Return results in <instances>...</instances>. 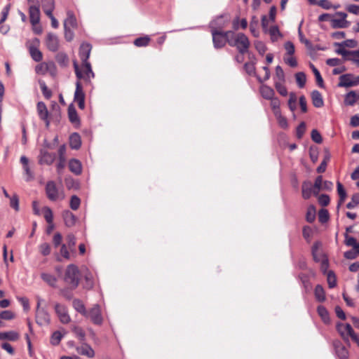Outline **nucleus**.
<instances>
[{
	"mask_svg": "<svg viewBox=\"0 0 359 359\" xmlns=\"http://www.w3.org/2000/svg\"><path fill=\"white\" fill-rule=\"evenodd\" d=\"M359 99V94L356 93L355 91H350L345 97L344 102L346 105L352 106Z\"/></svg>",
	"mask_w": 359,
	"mask_h": 359,
	"instance_id": "obj_27",
	"label": "nucleus"
},
{
	"mask_svg": "<svg viewBox=\"0 0 359 359\" xmlns=\"http://www.w3.org/2000/svg\"><path fill=\"white\" fill-rule=\"evenodd\" d=\"M85 280L86 283L84 287L87 289H90L93 287V276L90 273H87L85 275Z\"/></svg>",
	"mask_w": 359,
	"mask_h": 359,
	"instance_id": "obj_61",
	"label": "nucleus"
},
{
	"mask_svg": "<svg viewBox=\"0 0 359 359\" xmlns=\"http://www.w3.org/2000/svg\"><path fill=\"white\" fill-rule=\"evenodd\" d=\"M68 116H69V121L72 123L76 124L79 122V118L77 112L72 105H70L68 108Z\"/></svg>",
	"mask_w": 359,
	"mask_h": 359,
	"instance_id": "obj_33",
	"label": "nucleus"
},
{
	"mask_svg": "<svg viewBox=\"0 0 359 359\" xmlns=\"http://www.w3.org/2000/svg\"><path fill=\"white\" fill-rule=\"evenodd\" d=\"M334 348L337 355L341 359H346L348 356V351L345 346L340 342L334 343Z\"/></svg>",
	"mask_w": 359,
	"mask_h": 359,
	"instance_id": "obj_22",
	"label": "nucleus"
},
{
	"mask_svg": "<svg viewBox=\"0 0 359 359\" xmlns=\"http://www.w3.org/2000/svg\"><path fill=\"white\" fill-rule=\"evenodd\" d=\"M73 306L79 313L83 316H87V311L86 310L83 303L79 299H74L73 302Z\"/></svg>",
	"mask_w": 359,
	"mask_h": 359,
	"instance_id": "obj_34",
	"label": "nucleus"
},
{
	"mask_svg": "<svg viewBox=\"0 0 359 359\" xmlns=\"http://www.w3.org/2000/svg\"><path fill=\"white\" fill-rule=\"evenodd\" d=\"M260 93L262 96L266 100L272 99L275 95L274 90L266 85H262L260 87Z\"/></svg>",
	"mask_w": 359,
	"mask_h": 359,
	"instance_id": "obj_26",
	"label": "nucleus"
},
{
	"mask_svg": "<svg viewBox=\"0 0 359 359\" xmlns=\"http://www.w3.org/2000/svg\"><path fill=\"white\" fill-rule=\"evenodd\" d=\"M86 316L89 317L95 324L100 325L102 323L100 308L97 304L94 305Z\"/></svg>",
	"mask_w": 359,
	"mask_h": 359,
	"instance_id": "obj_10",
	"label": "nucleus"
},
{
	"mask_svg": "<svg viewBox=\"0 0 359 359\" xmlns=\"http://www.w3.org/2000/svg\"><path fill=\"white\" fill-rule=\"evenodd\" d=\"M285 81H275V87L277 91L283 96L287 95V90L285 86L283 85Z\"/></svg>",
	"mask_w": 359,
	"mask_h": 359,
	"instance_id": "obj_42",
	"label": "nucleus"
},
{
	"mask_svg": "<svg viewBox=\"0 0 359 359\" xmlns=\"http://www.w3.org/2000/svg\"><path fill=\"white\" fill-rule=\"evenodd\" d=\"M64 280L72 289L77 287L80 282V271L76 265L72 264L67 266Z\"/></svg>",
	"mask_w": 359,
	"mask_h": 359,
	"instance_id": "obj_3",
	"label": "nucleus"
},
{
	"mask_svg": "<svg viewBox=\"0 0 359 359\" xmlns=\"http://www.w3.org/2000/svg\"><path fill=\"white\" fill-rule=\"evenodd\" d=\"M67 245H68V247L69 248V250L72 251V252H74L75 250H74V246L76 245V238L75 236L70 233V234H68L67 236Z\"/></svg>",
	"mask_w": 359,
	"mask_h": 359,
	"instance_id": "obj_51",
	"label": "nucleus"
},
{
	"mask_svg": "<svg viewBox=\"0 0 359 359\" xmlns=\"http://www.w3.org/2000/svg\"><path fill=\"white\" fill-rule=\"evenodd\" d=\"M310 67L315 75L317 84L319 86V87L323 88V79L320 74V72L316 68V67L313 64H310Z\"/></svg>",
	"mask_w": 359,
	"mask_h": 359,
	"instance_id": "obj_36",
	"label": "nucleus"
},
{
	"mask_svg": "<svg viewBox=\"0 0 359 359\" xmlns=\"http://www.w3.org/2000/svg\"><path fill=\"white\" fill-rule=\"evenodd\" d=\"M318 219L321 223H325L329 219V213L327 210L322 209L319 211Z\"/></svg>",
	"mask_w": 359,
	"mask_h": 359,
	"instance_id": "obj_53",
	"label": "nucleus"
},
{
	"mask_svg": "<svg viewBox=\"0 0 359 359\" xmlns=\"http://www.w3.org/2000/svg\"><path fill=\"white\" fill-rule=\"evenodd\" d=\"M55 159V154L50 153L45 150H41L39 156V163L40 164H52Z\"/></svg>",
	"mask_w": 359,
	"mask_h": 359,
	"instance_id": "obj_15",
	"label": "nucleus"
},
{
	"mask_svg": "<svg viewBox=\"0 0 359 359\" xmlns=\"http://www.w3.org/2000/svg\"><path fill=\"white\" fill-rule=\"evenodd\" d=\"M311 100L313 106L317 108H320L324 105L323 97L318 90H313L311 93Z\"/></svg>",
	"mask_w": 359,
	"mask_h": 359,
	"instance_id": "obj_20",
	"label": "nucleus"
},
{
	"mask_svg": "<svg viewBox=\"0 0 359 359\" xmlns=\"http://www.w3.org/2000/svg\"><path fill=\"white\" fill-rule=\"evenodd\" d=\"M40 41L35 38L28 43V49L32 58L35 62H40L43 58L42 53L39 50Z\"/></svg>",
	"mask_w": 359,
	"mask_h": 359,
	"instance_id": "obj_5",
	"label": "nucleus"
},
{
	"mask_svg": "<svg viewBox=\"0 0 359 359\" xmlns=\"http://www.w3.org/2000/svg\"><path fill=\"white\" fill-rule=\"evenodd\" d=\"M330 159V156L329 154H326L324 157L323 161L321 162L320 165L317 168V172L319 173L324 172L326 170L327 162Z\"/></svg>",
	"mask_w": 359,
	"mask_h": 359,
	"instance_id": "obj_48",
	"label": "nucleus"
},
{
	"mask_svg": "<svg viewBox=\"0 0 359 359\" xmlns=\"http://www.w3.org/2000/svg\"><path fill=\"white\" fill-rule=\"evenodd\" d=\"M81 76L77 77L78 81L83 79L86 82H90L92 78H94L95 74L92 70L90 63H82V66L81 67Z\"/></svg>",
	"mask_w": 359,
	"mask_h": 359,
	"instance_id": "obj_9",
	"label": "nucleus"
},
{
	"mask_svg": "<svg viewBox=\"0 0 359 359\" xmlns=\"http://www.w3.org/2000/svg\"><path fill=\"white\" fill-rule=\"evenodd\" d=\"M346 9L348 12L355 14L359 15V6L355 4H349L346 6Z\"/></svg>",
	"mask_w": 359,
	"mask_h": 359,
	"instance_id": "obj_64",
	"label": "nucleus"
},
{
	"mask_svg": "<svg viewBox=\"0 0 359 359\" xmlns=\"http://www.w3.org/2000/svg\"><path fill=\"white\" fill-rule=\"evenodd\" d=\"M55 311L62 323L67 324L70 322L71 318L65 305L56 304Z\"/></svg>",
	"mask_w": 359,
	"mask_h": 359,
	"instance_id": "obj_7",
	"label": "nucleus"
},
{
	"mask_svg": "<svg viewBox=\"0 0 359 359\" xmlns=\"http://www.w3.org/2000/svg\"><path fill=\"white\" fill-rule=\"evenodd\" d=\"M327 280L328 285L330 288L334 287L337 284L336 277L333 271H330L327 274Z\"/></svg>",
	"mask_w": 359,
	"mask_h": 359,
	"instance_id": "obj_45",
	"label": "nucleus"
},
{
	"mask_svg": "<svg viewBox=\"0 0 359 359\" xmlns=\"http://www.w3.org/2000/svg\"><path fill=\"white\" fill-rule=\"evenodd\" d=\"M29 20L32 25H37L40 21L39 6H29Z\"/></svg>",
	"mask_w": 359,
	"mask_h": 359,
	"instance_id": "obj_16",
	"label": "nucleus"
},
{
	"mask_svg": "<svg viewBox=\"0 0 359 359\" xmlns=\"http://www.w3.org/2000/svg\"><path fill=\"white\" fill-rule=\"evenodd\" d=\"M244 68L249 75H252L255 74V67L253 62L245 63L244 65Z\"/></svg>",
	"mask_w": 359,
	"mask_h": 359,
	"instance_id": "obj_63",
	"label": "nucleus"
},
{
	"mask_svg": "<svg viewBox=\"0 0 359 359\" xmlns=\"http://www.w3.org/2000/svg\"><path fill=\"white\" fill-rule=\"evenodd\" d=\"M39 86H40V88H41V90L43 94V95L46 97V98H49L50 96H51V93L50 91L48 89V87L46 85L45 82L44 81H39Z\"/></svg>",
	"mask_w": 359,
	"mask_h": 359,
	"instance_id": "obj_62",
	"label": "nucleus"
},
{
	"mask_svg": "<svg viewBox=\"0 0 359 359\" xmlns=\"http://www.w3.org/2000/svg\"><path fill=\"white\" fill-rule=\"evenodd\" d=\"M78 353L88 358H93L95 352L90 345L86 343H83L81 346H77L76 348Z\"/></svg>",
	"mask_w": 359,
	"mask_h": 359,
	"instance_id": "obj_17",
	"label": "nucleus"
},
{
	"mask_svg": "<svg viewBox=\"0 0 359 359\" xmlns=\"http://www.w3.org/2000/svg\"><path fill=\"white\" fill-rule=\"evenodd\" d=\"M19 339V334L15 331L0 332V339H8L10 341H16Z\"/></svg>",
	"mask_w": 359,
	"mask_h": 359,
	"instance_id": "obj_32",
	"label": "nucleus"
},
{
	"mask_svg": "<svg viewBox=\"0 0 359 359\" xmlns=\"http://www.w3.org/2000/svg\"><path fill=\"white\" fill-rule=\"evenodd\" d=\"M284 48L285 49V55H294L295 52V48L293 43L291 41H287L284 44Z\"/></svg>",
	"mask_w": 359,
	"mask_h": 359,
	"instance_id": "obj_55",
	"label": "nucleus"
},
{
	"mask_svg": "<svg viewBox=\"0 0 359 359\" xmlns=\"http://www.w3.org/2000/svg\"><path fill=\"white\" fill-rule=\"evenodd\" d=\"M223 15L219 16L217 18L215 21L212 22L210 24L211 27V34L212 36V42L214 47L215 48H221L224 47L226 44V43H228V40L230 38V35L227 34L226 33L229 32V31L226 32H222L217 30L215 25H219L221 27H223L224 26V24L226 22H229V19L226 20L225 22L221 23L219 21L222 19Z\"/></svg>",
	"mask_w": 359,
	"mask_h": 359,
	"instance_id": "obj_1",
	"label": "nucleus"
},
{
	"mask_svg": "<svg viewBox=\"0 0 359 359\" xmlns=\"http://www.w3.org/2000/svg\"><path fill=\"white\" fill-rule=\"evenodd\" d=\"M48 62H41L36 66L35 71L38 74H45L48 73Z\"/></svg>",
	"mask_w": 359,
	"mask_h": 359,
	"instance_id": "obj_44",
	"label": "nucleus"
},
{
	"mask_svg": "<svg viewBox=\"0 0 359 359\" xmlns=\"http://www.w3.org/2000/svg\"><path fill=\"white\" fill-rule=\"evenodd\" d=\"M62 335L59 331L53 332L51 337V343L53 345H57L62 339Z\"/></svg>",
	"mask_w": 359,
	"mask_h": 359,
	"instance_id": "obj_58",
	"label": "nucleus"
},
{
	"mask_svg": "<svg viewBox=\"0 0 359 359\" xmlns=\"http://www.w3.org/2000/svg\"><path fill=\"white\" fill-rule=\"evenodd\" d=\"M46 46L49 50L55 52L57 50L59 47V41L56 35L49 33L46 36Z\"/></svg>",
	"mask_w": 359,
	"mask_h": 359,
	"instance_id": "obj_13",
	"label": "nucleus"
},
{
	"mask_svg": "<svg viewBox=\"0 0 359 359\" xmlns=\"http://www.w3.org/2000/svg\"><path fill=\"white\" fill-rule=\"evenodd\" d=\"M36 320L40 325H48L50 323V316L44 308L36 309Z\"/></svg>",
	"mask_w": 359,
	"mask_h": 359,
	"instance_id": "obj_11",
	"label": "nucleus"
},
{
	"mask_svg": "<svg viewBox=\"0 0 359 359\" xmlns=\"http://www.w3.org/2000/svg\"><path fill=\"white\" fill-rule=\"evenodd\" d=\"M302 196L304 199L309 198L312 194V183L311 182H304L302 187Z\"/></svg>",
	"mask_w": 359,
	"mask_h": 359,
	"instance_id": "obj_29",
	"label": "nucleus"
},
{
	"mask_svg": "<svg viewBox=\"0 0 359 359\" xmlns=\"http://www.w3.org/2000/svg\"><path fill=\"white\" fill-rule=\"evenodd\" d=\"M80 204L81 200L78 196L74 195L71 197L69 205L73 210H78L80 206Z\"/></svg>",
	"mask_w": 359,
	"mask_h": 359,
	"instance_id": "obj_47",
	"label": "nucleus"
},
{
	"mask_svg": "<svg viewBox=\"0 0 359 359\" xmlns=\"http://www.w3.org/2000/svg\"><path fill=\"white\" fill-rule=\"evenodd\" d=\"M337 192L339 196V200L338 205H337V208L339 209V207L344 202V201L346 198V192L345 189H344V187L341 182H337Z\"/></svg>",
	"mask_w": 359,
	"mask_h": 359,
	"instance_id": "obj_31",
	"label": "nucleus"
},
{
	"mask_svg": "<svg viewBox=\"0 0 359 359\" xmlns=\"http://www.w3.org/2000/svg\"><path fill=\"white\" fill-rule=\"evenodd\" d=\"M333 26L339 28H346L349 25V22L347 20L341 19H334L332 20Z\"/></svg>",
	"mask_w": 359,
	"mask_h": 359,
	"instance_id": "obj_50",
	"label": "nucleus"
},
{
	"mask_svg": "<svg viewBox=\"0 0 359 359\" xmlns=\"http://www.w3.org/2000/svg\"><path fill=\"white\" fill-rule=\"evenodd\" d=\"M226 34L230 35V38L228 40V44L230 46L236 47L238 53L242 55L248 51L250 43L245 34L241 32L235 33L232 31H229Z\"/></svg>",
	"mask_w": 359,
	"mask_h": 359,
	"instance_id": "obj_2",
	"label": "nucleus"
},
{
	"mask_svg": "<svg viewBox=\"0 0 359 359\" xmlns=\"http://www.w3.org/2000/svg\"><path fill=\"white\" fill-rule=\"evenodd\" d=\"M77 25L76 19L72 11H67V18L64 22L65 28H75Z\"/></svg>",
	"mask_w": 359,
	"mask_h": 359,
	"instance_id": "obj_23",
	"label": "nucleus"
},
{
	"mask_svg": "<svg viewBox=\"0 0 359 359\" xmlns=\"http://www.w3.org/2000/svg\"><path fill=\"white\" fill-rule=\"evenodd\" d=\"M81 141L78 133H73L69 137V145L72 149H78L81 147Z\"/></svg>",
	"mask_w": 359,
	"mask_h": 359,
	"instance_id": "obj_30",
	"label": "nucleus"
},
{
	"mask_svg": "<svg viewBox=\"0 0 359 359\" xmlns=\"http://www.w3.org/2000/svg\"><path fill=\"white\" fill-rule=\"evenodd\" d=\"M315 296H316V299L318 302H322L325 301V291H324L323 287L321 285H316V287L315 288Z\"/></svg>",
	"mask_w": 359,
	"mask_h": 359,
	"instance_id": "obj_35",
	"label": "nucleus"
},
{
	"mask_svg": "<svg viewBox=\"0 0 359 359\" xmlns=\"http://www.w3.org/2000/svg\"><path fill=\"white\" fill-rule=\"evenodd\" d=\"M306 220L309 222H313L316 218V210L313 206L309 207L306 216Z\"/></svg>",
	"mask_w": 359,
	"mask_h": 359,
	"instance_id": "obj_49",
	"label": "nucleus"
},
{
	"mask_svg": "<svg viewBox=\"0 0 359 359\" xmlns=\"http://www.w3.org/2000/svg\"><path fill=\"white\" fill-rule=\"evenodd\" d=\"M311 139L313 142H315L316 143H318V144L321 143L323 141L321 135L316 129H314L311 131Z\"/></svg>",
	"mask_w": 359,
	"mask_h": 359,
	"instance_id": "obj_59",
	"label": "nucleus"
},
{
	"mask_svg": "<svg viewBox=\"0 0 359 359\" xmlns=\"http://www.w3.org/2000/svg\"><path fill=\"white\" fill-rule=\"evenodd\" d=\"M69 168L71 172L76 175H79L81 173V163L76 159H72L69 161Z\"/></svg>",
	"mask_w": 359,
	"mask_h": 359,
	"instance_id": "obj_28",
	"label": "nucleus"
},
{
	"mask_svg": "<svg viewBox=\"0 0 359 359\" xmlns=\"http://www.w3.org/2000/svg\"><path fill=\"white\" fill-rule=\"evenodd\" d=\"M41 279L52 287H57V280L56 277L52 274L42 273L41 274Z\"/></svg>",
	"mask_w": 359,
	"mask_h": 359,
	"instance_id": "obj_24",
	"label": "nucleus"
},
{
	"mask_svg": "<svg viewBox=\"0 0 359 359\" xmlns=\"http://www.w3.org/2000/svg\"><path fill=\"white\" fill-rule=\"evenodd\" d=\"M334 45L339 46V48H337L336 50V53L337 54L341 55H342L344 57H346L349 53H351L350 51H348V50H347L346 49L344 48V46L342 45V43H336Z\"/></svg>",
	"mask_w": 359,
	"mask_h": 359,
	"instance_id": "obj_60",
	"label": "nucleus"
},
{
	"mask_svg": "<svg viewBox=\"0 0 359 359\" xmlns=\"http://www.w3.org/2000/svg\"><path fill=\"white\" fill-rule=\"evenodd\" d=\"M255 47L261 55H264L267 50L265 44L260 41H257L255 42Z\"/></svg>",
	"mask_w": 359,
	"mask_h": 359,
	"instance_id": "obj_54",
	"label": "nucleus"
},
{
	"mask_svg": "<svg viewBox=\"0 0 359 359\" xmlns=\"http://www.w3.org/2000/svg\"><path fill=\"white\" fill-rule=\"evenodd\" d=\"M40 252L44 255H48L50 253V246L47 243H43L39 245Z\"/></svg>",
	"mask_w": 359,
	"mask_h": 359,
	"instance_id": "obj_57",
	"label": "nucleus"
},
{
	"mask_svg": "<svg viewBox=\"0 0 359 359\" xmlns=\"http://www.w3.org/2000/svg\"><path fill=\"white\" fill-rule=\"evenodd\" d=\"M337 330L344 338H347L348 337H351L355 333L352 327L349 324H338Z\"/></svg>",
	"mask_w": 359,
	"mask_h": 359,
	"instance_id": "obj_18",
	"label": "nucleus"
},
{
	"mask_svg": "<svg viewBox=\"0 0 359 359\" xmlns=\"http://www.w3.org/2000/svg\"><path fill=\"white\" fill-rule=\"evenodd\" d=\"M44 218L48 224H52L53 220V215L51 209L47 206L43 208Z\"/></svg>",
	"mask_w": 359,
	"mask_h": 359,
	"instance_id": "obj_41",
	"label": "nucleus"
},
{
	"mask_svg": "<svg viewBox=\"0 0 359 359\" xmlns=\"http://www.w3.org/2000/svg\"><path fill=\"white\" fill-rule=\"evenodd\" d=\"M41 6L46 15H50L55 8L54 0H41Z\"/></svg>",
	"mask_w": 359,
	"mask_h": 359,
	"instance_id": "obj_25",
	"label": "nucleus"
},
{
	"mask_svg": "<svg viewBox=\"0 0 359 359\" xmlns=\"http://www.w3.org/2000/svg\"><path fill=\"white\" fill-rule=\"evenodd\" d=\"M271 107L274 115H278L280 113V100L277 97L271 99Z\"/></svg>",
	"mask_w": 359,
	"mask_h": 359,
	"instance_id": "obj_38",
	"label": "nucleus"
},
{
	"mask_svg": "<svg viewBox=\"0 0 359 359\" xmlns=\"http://www.w3.org/2000/svg\"><path fill=\"white\" fill-rule=\"evenodd\" d=\"M92 46L90 43H83L81 45L79 48V57L83 64L90 63L88 60L90 57Z\"/></svg>",
	"mask_w": 359,
	"mask_h": 359,
	"instance_id": "obj_12",
	"label": "nucleus"
},
{
	"mask_svg": "<svg viewBox=\"0 0 359 359\" xmlns=\"http://www.w3.org/2000/svg\"><path fill=\"white\" fill-rule=\"evenodd\" d=\"M272 41H276L281 36V34L277 26H272L269 29Z\"/></svg>",
	"mask_w": 359,
	"mask_h": 359,
	"instance_id": "obj_37",
	"label": "nucleus"
},
{
	"mask_svg": "<svg viewBox=\"0 0 359 359\" xmlns=\"http://www.w3.org/2000/svg\"><path fill=\"white\" fill-rule=\"evenodd\" d=\"M276 78L277 80L276 81H285V73L283 69L280 66H277L276 67Z\"/></svg>",
	"mask_w": 359,
	"mask_h": 359,
	"instance_id": "obj_52",
	"label": "nucleus"
},
{
	"mask_svg": "<svg viewBox=\"0 0 359 359\" xmlns=\"http://www.w3.org/2000/svg\"><path fill=\"white\" fill-rule=\"evenodd\" d=\"M359 83V79H354L351 74H343L339 76V83L338 86L339 87H353L355 86Z\"/></svg>",
	"mask_w": 359,
	"mask_h": 359,
	"instance_id": "obj_8",
	"label": "nucleus"
},
{
	"mask_svg": "<svg viewBox=\"0 0 359 359\" xmlns=\"http://www.w3.org/2000/svg\"><path fill=\"white\" fill-rule=\"evenodd\" d=\"M74 100V102L78 103V106L81 109H83L85 108V93L79 81H77L76 83Z\"/></svg>",
	"mask_w": 359,
	"mask_h": 359,
	"instance_id": "obj_6",
	"label": "nucleus"
},
{
	"mask_svg": "<svg viewBox=\"0 0 359 359\" xmlns=\"http://www.w3.org/2000/svg\"><path fill=\"white\" fill-rule=\"evenodd\" d=\"M65 151L66 148L65 145L61 146L58 149V154H59V161L57 164V172H60V170H62L65 166L66 163V158H65Z\"/></svg>",
	"mask_w": 359,
	"mask_h": 359,
	"instance_id": "obj_19",
	"label": "nucleus"
},
{
	"mask_svg": "<svg viewBox=\"0 0 359 359\" xmlns=\"http://www.w3.org/2000/svg\"><path fill=\"white\" fill-rule=\"evenodd\" d=\"M62 217L64 219L65 224L67 226H72L75 224L76 218L74 215L69 210H65L62 212Z\"/></svg>",
	"mask_w": 359,
	"mask_h": 359,
	"instance_id": "obj_21",
	"label": "nucleus"
},
{
	"mask_svg": "<svg viewBox=\"0 0 359 359\" xmlns=\"http://www.w3.org/2000/svg\"><path fill=\"white\" fill-rule=\"evenodd\" d=\"M284 62L291 67H296L297 62L293 55H285L283 57Z\"/></svg>",
	"mask_w": 359,
	"mask_h": 359,
	"instance_id": "obj_40",
	"label": "nucleus"
},
{
	"mask_svg": "<svg viewBox=\"0 0 359 359\" xmlns=\"http://www.w3.org/2000/svg\"><path fill=\"white\" fill-rule=\"evenodd\" d=\"M295 79L299 88H303L305 86L306 77L304 72H297L295 74Z\"/></svg>",
	"mask_w": 359,
	"mask_h": 359,
	"instance_id": "obj_39",
	"label": "nucleus"
},
{
	"mask_svg": "<svg viewBox=\"0 0 359 359\" xmlns=\"http://www.w3.org/2000/svg\"><path fill=\"white\" fill-rule=\"evenodd\" d=\"M296 101L297 97L294 93H291L290 94V99L288 100V106L292 111H294L296 109Z\"/></svg>",
	"mask_w": 359,
	"mask_h": 359,
	"instance_id": "obj_56",
	"label": "nucleus"
},
{
	"mask_svg": "<svg viewBox=\"0 0 359 359\" xmlns=\"http://www.w3.org/2000/svg\"><path fill=\"white\" fill-rule=\"evenodd\" d=\"M358 205H359V194H355L352 196L351 201L346 204V208L353 209Z\"/></svg>",
	"mask_w": 359,
	"mask_h": 359,
	"instance_id": "obj_46",
	"label": "nucleus"
},
{
	"mask_svg": "<svg viewBox=\"0 0 359 359\" xmlns=\"http://www.w3.org/2000/svg\"><path fill=\"white\" fill-rule=\"evenodd\" d=\"M46 194L49 200L56 201L62 200L65 195L62 191H60L54 182H48L46 186Z\"/></svg>",
	"mask_w": 359,
	"mask_h": 359,
	"instance_id": "obj_4",
	"label": "nucleus"
},
{
	"mask_svg": "<svg viewBox=\"0 0 359 359\" xmlns=\"http://www.w3.org/2000/svg\"><path fill=\"white\" fill-rule=\"evenodd\" d=\"M150 38L149 36L140 37L135 40L134 44L138 47L147 46L149 44Z\"/></svg>",
	"mask_w": 359,
	"mask_h": 359,
	"instance_id": "obj_43",
	"label": "nucleus"
},
{
	"mask_svg": "<svg viewBox=\"0 0 359 359\" xmlns=\"http://www.w3.org/2000/svg\"><path fill=\"white\" fill-rule=\"evenodd\" d=\"M37 112L40 118L45 121L46 127H48L50 124V121L48 119V111L44 102H39L37 103Z\"/></svg>",
	"mask_w": 359,
	"mask_h": 359,
	"instance_id": "obj_14",
	"label": "nucleus"
}]
</instances>
